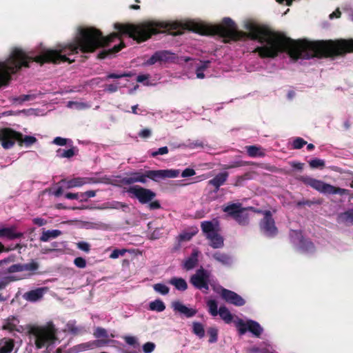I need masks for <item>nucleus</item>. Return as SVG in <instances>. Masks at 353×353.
<instances>
[{"instance_id":"f257e3e1","label":"nucleus","mask_w":353,"mask_h":353,"mask_svg":"<svg viewBox=\"0 0 353 353\" xmlns=\"http://www.w3.org/2000/svg\"><path fill=\"white\" fill-rule=\"evenodd\" d=\"M177 28L176 23L169 24L164 22H145L138 26L114 24L118 33H112L108 37H103L101 32L93 28H79L72 42L68 44H59L55 49H41L39 54L35 57L27 55L19 48L13 49L4 61H0V87L7 85L11 75L19 71L22 67H29L28 63L34 59L40 63L52 62H72L68 56L82 53L93 52L97 48L103 47L112 42L122 34H127L137 41H143L152 34H157L160 29Z\"/></svg>"},{"instance_id":"f03ea898","label":"nucleus","mask_w":353,"mask_h":353,"mask_svg":"<svg viewBox=\"0 0 353 353\" xmlns=\"http://www.w3.org/2000/svg\"><path fill=\"white\" fill-rule=\"evenodd\" d=\"M29 333L37 349H41L53 344L57 339V329L52 322L43 326H33Z\"/></svg>"},{"instance_id":"7ed1b4c3","label":"nucleus","mask_w":353,"mask_h":353,"mask_svg":"<svg viewBox=\"0 0 353 353\" xmlns=\"http://www.w3.org/2000/svg\"><path fill=\"white\" fill-rule=\"evenodd\" d=\"M132 198L137 199L142 204L152 201L156 196V193L150 189L139 185H132L125 190Z\"/></svg>"},{"instance_id":"20e7f679","label":"nucleus","mask_w":353,"mask_h":353,"mask_svg":"<svg viewBox=\"0 0 353 353\" xmlns=\"http://www.w3.org/2000/svg\"><path fill=\"white\" fill-rule=\"evenodd\" d=\"M306 183L314 189L323 194L343 195L347 194L348 192L345 189L336 188L330 184L324 183L322 181L312 178L307 179Z\"/></svg>"},{"instance_id":"39448f33","label":"nucleus","mask_w":353,"mask_h":353,"mask_svg":"<svg viewBox=\"0 0 353 353\" xmlns=\"http://www.w3.org/2000/svg\"><path fill=\"white\" fill-rule=\"evenodd\" d=\"M215 32L222 37L229 39H236L240 34L235 23L230 18H225L222 23L215 28Z\"/></svg>"},{"instance_id":"423d86ee","label":"nucleus","mask_w":353,"mask_h":353,"mask_svg":"<svg viewBox=\"0 0 353 353\" xmlns=\"http://www.w3.org/2000/svg\"><path fill=\"white\" fill-rule=\"evenodd\" d=\"M234 324L241 335L244 334L247 331H250L254 336H259L263 332L261 325L256 321L252 320L244 321L238 319L234 321Z\"/></svg>"},{"instance_id":"0eeeda50","label":"nucleus","mask_w":353,"mask_h":353,"mask_svg":"<svg viewBox=\"0 0 353 353\" xmlns=\"http://www.w3.org/2000/svg\"><path fill=\"white\" fill-rule=\"evenodd\" d=\"M210 278V273L209 272L199 269L191 276L190 282L195 288L207 293L209 290Z\"/></svg>"},{"instance_id":"6e6552de","label":"nucleus","mask_w":353,"mask_h":353,"mask_svg":"<svg viewBox=\"0 0 353 353\" xmlns=\"http://www.w3.org/2000/svg\"><path fill=\"white\" fill-rule=\"evenodd\" d=\"M264 217L261 221L260 227L262 232L267 236H274L277 234V228L275 226V223L272 217V214L270 211H265L263 213Z\"/></svg>"},{"instance_id":"1a4fd4ad","label":"nucleus","mask_w":353,"mask_h":353,"mask_svg":"<svg viewBox=\"0 0 353 353\" xmlns=\"http://www.w3.org/2000/svg\"><path fill=\"white\" fill-rule=\"evenodd\" d=\"M178 170H148L145 172V179H150L153 181H158L166 178H176L179 175Z\"/></svg>"},{"instance_id":"9d476101","label":"nucleus","mask_w":353,"mask_h":353,"mask_svg":"<svg viewBox=\"0 0 353 353\" xmlns=\"http://www.w3.org/2000/svg\"><path fill=\"white\" fill-rule=\"evenodd\" d=\"M290 236L293 243L297 244L299 249L303 252H312L313 250V244L310 241L303 239L301 233L299 232L293 231Z\"/></svg>"},{"instance_id":"9b49d317","label":"nucleus","mask_w":353,"mask_h":353,"mask_svg":"<svg viewBox=\"0 0 353 353\" xmlns=\"http://www.w3.org/2000/svg\"><path fill=\"white\" fill-rule=\"evenodd\" d=\"M2 329L11 333L14 332L21 333L24 331L23 327L19 325V321L15 316H10L4 320Z\"/></svg>"},{"instance_id":"f8f14e48","label":"nucleus","mask_w":353,"mask_h":353,"mask_svg":"<svg viewBox=\"0 0 353 353\" xmlns=\"http://www.w3.org/2000/svg\"><path fill=\"white\" fill-rule=\"evenodd\" d=\"M172 307L174 312L184 315L187 318L194 316L197 312L196 309L188 307L179 301H173L172 303Z\"/></svg>"},{"instance_id":"ddd939ff","label":"nucleus","mask_w":353,"mask_h":353,"mask_svg":"<svg viewBox=\"0 0 353 353\" xmlns=\"http://www.w3.org/2000/svg\"><path fill=\"white\" fill-rule=\"evenodd\" d=\"M222 297L228 303L236 306H241L245 304L244 299L236 293L223 289L221 292Z\"/></svg>"},{"instance_id":"4468645a","label":"nucleus","mask_w":353,"mask_h":353,"mask_svg":"<svg viewBox=\"0 0 353 353\" xmlns=\"http://www.w3.org/2000/svg\"><path fill=\"white\" fill-rule=\"evenodd\" d=\"M12 132L14 134L10 136V139H9V140L12 141L13 145H14L16 141H18L19 144H21L23 143L27 146L31 145L37 142V139L34 137L23 136L22 134L17 132L13 130Z\"/></svg>"},{"instance_id":"2eb2a0df","label":"nucleus","mask_w":353,"mask_h":353,"mask_svg":"<svg viewBox=\"0 0 353 353\" xmlns=\"http://www.w3.org/2000/svg\"><path fill=\"white\" fill-rule=\"evenodd\" d=\"M12 134H14L10 128L0 129V141L4 149H10L13 147L12 141L9 140Z\"/></svg>"},{"instance_id":"dca6fc26","label":"nucleus","mask_w":353,"mask_h":353,"mask_svg":"<svg viewBox=\"0 0 353 353\" xmlns=\"http://www.w3.org/2000/svg\"><path fill=\"white\" fill-rule=\"evenodd\" d=\"M121 182L124 184H132L138 182L145 183L147 180L145 179V173L143 174L139 172H132L128 176L123 178Z\"/></svg>"},{"instance_id":"f3484780","label":"nucleus","mask_w":353,"mask_h":353,"mask_svg":"<svg viewBox=\"0 0 353 353\" xmlns=\"http://www.w3.org/2000/svg\"><path fill=\"white\" fill-rule=\"evenodd\" d=\"M46 291V288H40L36 290H30L29 292H26L23 294V298L28 301L35 302L41 299L44 292Z\"/></svg>"},{"instance_id":"a211bd4d","label":"nucleus","mask_w":353,"mask_h":353,"mask_svg":"<svg viewBox=\"0 0 353 353\" xmlns=\"http://www.w3.org/2000/svg\"><path fill=\"white\" fill-rule=\"evenodd\" d=\"M88 179L86 178H74L70 180L63 179L61 183L65 186L67 189H71L73 188L81 187L84 184L88 183Z\"/></svg>"},{"instance_id":"6ab92c4d","label":"nucleus","mask_w":353,"mask_h":353,"mask_svg":"<svg viewBox=\"0 0 353 353\" xmlns=\"http://www.w3.org/2000/svg\"><path fill=\"white\" fill-rule=\"evenodd\" d=\"M21 236L22 233L17 232L16 228L14 226L8 228L0 227V237L14 239Z\"/></svg>"},{"instance_id":"aec40b11","label":"nucleus","mask_w":353,"mask_h":353,"mask_svg":"<svg viewBox=\"0 0 353 353\" xmlns=\"http://www.w3.org/2000/svg\"><path fill=\"white\" fill-rule=\"evenodd\" d=\"M199 254V251L197 249H194L191 256L185 260L183 268L187 270L194 268L198 262Z\"/></svg>"},{"instance_id":"412c9836","label":"nucleus","mask_w":353,"mask_h":353,"mask_svg":"<svg viewBox=\"0 0 353 353\" xmlns=\"http://www.w3.org/2000/svg\"><path fill=\"white\" fill-rule=\"evenodd\" d=\"M212 258L215 261L220 263L223 265H230L232 263V259L228 254L220 252H216L212 254Z\"/></svg>"},{"instance_id":"4be33fe9","label":"nucleus","mask_w":353,"mask_h":353,"mask_svg":"<svg viewBox=\"0 0 353 353\" xmlns=\"http://www.w3.org/2000/svg\"><path fill=\"white\" fill-rule=\"evenodd\" d=\"M241 208L242 205L239 203H228L223 206V212H226L228 216H232L233 219H234Z\"/></svg>"},{"instance_id":"5701e85b","label":"nucleus","mask_w":353,"mask_h":353,"mask_svg":"<svg viewBox=\"0 0 353 353\" xmlns=\"http://www.w3.org/2000/svg\"><path fill=\"white\" fill-rule=\"evenodd\" d=\"M228 177V172H221L216 175L213 179L209 181V184L214 186L216 190L219 187L224 184Z\"/></svg>"},{"instance_id":"b1692460","label":"nucleus","mask_w":353,"mask_h":353,"mask_svg":"<svg viewBox=\"0 0 353 353\" xmlns=\"http://www.w3.org/2000/svg\"><path fill=\"white\" fill-rule=\"evenodd\" d=\"M337 222L345 225L353 223V208L338 215Z\"/></svg>"},{"instance_id":"393cba45","label":"nucleus","mask_w":353,"mask_h":353,"mask_svg":"<svg viewBox=\"0 0 353 353\" xmlns=\"http://www.w3.org/2000/svg\"><path fill=\"white\" fill-rule=\"evenodd\" d=\"M207 238L210 240V245L212 248H220L223 246V239L217 232Z\"/></svg>"},{"instance_id":"a878e982","label":"nucleus","mask_w":353,"mask_h":353,"mask_svg":"<svg viewBox=\"0 0 353 353\" xmlns=\"http://www.w3.org/2000/svg\"><path fill=\"white\" fill-rule=\"evenodd\" d=\"M209 64H210L209 61H199V63H197V61H194V65L196 68V77L198 79H203L205 77L203 71L208 68Z\"/></svg>"},{"instance_id":"bb28decb","label":"nucleus","mask_w":353,"mask_h":353,"mask_svg":"<svg viewBox=\"0 0 353 353\" xmlns=\"http://www.w3.org/2000/svg\"><path fill=\"white\" fill-rule=\"evenodd\" d=\"M248 154L251 157H259L265 156L264 150L256 145H249L246 147Z\"/></svg>"},{"instance_id":"cd10ccee","label":"nucleus","mask_w":353,"mask_h":353,"mask_svg":"<svg viewBox=\"0 0 353 353\" xmlns=\"http://www.w3.org/2000/svg\"><path fill=\"white\" fill-rule=\"evenodd\" d=\"M14 347L12 339H3L0 340V353H10Z\"/></svg>"},{"instance_id":"c85d7f7f","label":"nucleus","mask_w":353,"mask_h":353,"mask_svg":"<svg viewBox=\"0 0 353 353\" xmlns=\"http://www.w3.org/2000/svg\"><path fill=\"white\" fill-rule=\"evenodd\" d=\"M78 152V149L75 147H72L68 150L58 149L56 152L57 157L59 158H67L70 159Z\"/></svg>"},{"instance_id":"c756f323","label":"nucleus","mask_w":353,"mask_h":353,"mask_svg":"<svg viewBox=\"0 0 353 353\" xmlns=\"http://www.w3.org/2000/svg\"><path fill=\"white\" fill-rule=\"evenodd\" d=\"M169 283L180 291H185L188 288L186 281L182 278L173 277L169 281Z\"/></svg>"},{"instance_id":"7c9ffc66","label":"nucleus","mask_w":353,"mask_h":353,"mask_svg":"<svg viewBox=\"0 0 353 353\" xmlns=\"http://www.w3.org/2000/svg\"><path fill=\"white\" fill-rule=\"evenodd\" d=\"M61 231L59 230H46L42 232L40 240L43 242L49 241L50 239L56 238L61 234Z\"/></svg>"},{"instance_id":"2f4dec72","label":"nucleus","mask_w":353,"mask_h":353,"mask_svg":"<svg viewBox=\"0 0 353 353\" xmlns=\"http://www.w3.org/2000/svg\"><path fill=\"white\" fill-rule=\"evenodd\" d=\"M248 210L242 208L234 219H235L241 225H245L248 223Z\"/></svg>"},{"instance_id":"473e14b6","label":"nucleus","mask_w":353,"mask_h":353,"mask_svg":"<svg viewBox=\"0 0 353 353\" xmlns=\"http://www.w3.org/2000/svg\"><path fill=\"white\" fill-rule=\"evenodd\" d=\"M201 229L207 237L217 232L215 225L211 221L203 222Z\"/></svg>"},{"instance_id":"72a5a7b5","label":"nucleus","mask_w":353,"mask_h":353,"mask_svg":"<svg viewBox=\"0 0 353 353\" xmlns=\"http://www.w3.org/2000/svg\"><path fill=\"white\" fill-rule=\"evenodd\" d=\"M158 55L159 58V62L160 63H166L172 61L175 59V56L173 53H172L170 51L167 50H163V51H159Z\"/></svg>"},{"instance_id":"f704fd0d","label":"nucleus","mask_w":353,"mask_h":353,"mask_svg":"<svg viewBox=\"0 0 353 353\" xmlns=\"http://www.w3.org/2000/svg\"><path fill=\"white\" fill-rule=\"evenodd\" d=\"M128 205L124 203L119 201H112L110 203H105L103 207L99 208L100 209H125L128 208Z\"/></svg>"},{"instance_id":"c9c22d12","label":"nucleus","mask_w":353,"mask_h":353,"mask_svg":"<svg viewBox=\"0 0 353 353\" xmlns=\"http://www.w3.org/2000/svg\"><path fill=\"white\" fill-rule=\"evenodd\" d=\"M149 309L152 311L161 312L165 310V305L164 303L160 299H156L149 304Z\"/></svg>"},{"instance_id":"e433bc0d","label":"nucleus","mask_w":353,"mask_h":353,"mask_svg":"<svg viewBox=\"0 0 353 353\" xmlns=\"http://www.w3.org/2000/svg\"><path fill=\"white\" fill-rule=\"evenodd\" d=\"M67 107L74 110H84L90 107V105L88 103L83 101H68L67 103Z\"/></svg>"},{"instance_id":"4c0bfd02","label":"nucleus","mask_w":353,"mask_h":353,"mask_svg":"<svg viewBox=\"0 0 353 353\" xmlns=\"http://www.w3.org/2000/svg\"><path fill=\"white\" fill-rule=\"evenodd\" d=\"M218 314L221 318L227 323H230L232 320V314L225 307H220Z\"/></svg>"},{"instance_id":"58836bf2","label":"nucleus","mask_w":353,"mask_h":353,"mask_svg":"<svg viewBox=\"0 0 353 353\" xmlns=\"http://www.w3.org/2000/svg\"><path fill=\"white\" fill-rule=\"evenodd\" d=\"M124 47V44L121 42V43L119 46H115L113 48L110 49L108 50H104L99 54L98 57L100 59H104L107 56L118 52L120 51Z\"/></svg>"},{"instance_id":"ea45409f","label":"nucleus","mask_w":353,"mask_h":353,"mask_svg":"<svg viewBox=\"0 0 353 353\" xmlns=\"http://www.w3.org/2000/svg\"><path fill=\"white\" fill-rule=\"evenodd\" d=\"M192 332L200 339L205 336V330L203 325L199 322H193L192 323Z\"/></svg>"},{"instance_id":"a19ab883","label":"nucleus","mask_w":353,"mask_h":353,"mask_svg":"<svg viewBox=\"0 0 353 353\" xmlns=\"http://www.w3.org/2000/svg\"><path fill=\"white\" fill-rule=\"evenodd\" d=\"M154 290L162 295H166L170 292V288L163 283H156L153 285Z\"/></svg>"},{"instance_id":"79ce46f5","label":"nucleus","mask_w":353,"mask_h":353,"mask_svg":"<svg viewBox=\"0 0 353 353\" xmlns=\"http://www.w3.org/2000/svg\"><path fill=\"white\" fill-rule=\"evenodd\" d=\"M21 272L28 271L30 272H34L39 268V265L35 261H31L29 263L21 264Z\"/></svg>"},{"instance_id":"37998d69","label":"nucleus","mask_w":353,"mask_h":353,"mask_svg":"<svg viewBox=\"0 0 353 353\" xmlns=\"http://www.w3.org/2000/svg\"><path fill=\"white\" fill-rule=\"evenodd\" d=\"M95 346L94 342H88L77 345L74 347V350L77 352L85 351L87 350H92Z\"/></svg>"},{"instance_id":"c03bdc74","label":"nucleus","mask_w":353,"mask_h":353,"mask_svg":"<svg viewBox=\"0 0 353 353\" xmlns=\"http://www.w3.org/2000/svg\"><path fill=\"white\" fill-rule=\"evenodd\" d=\"M207 305L209 308V312L210 314L213 316H216L219 313V311L217 310L218 305L216 301L213 299L208 300L207 301Z\"/></svg>"},{"instance_id":"a18cd8bd","label":"nucleus","mask_w":353,"mask_h":353,"mask_svg":"<svg viewBox=\"0 0 353 353\" xmlns=\"http://www.w3.org/2000/svg\"><path fill=\"white\" fill-rule=\"evenodd\" d=\"M52 143L57 145L63 146L68 144L71 145L72 143V141L69 139L57 137L53 139Z\"/></svg>"},{"instance_id":"49530a36","label":"nucleus","mask_w":353,"mask_h":353,"mask_svg":"<svg viewBox=\"0 0 353 353\" xmlns=\"http://www.w3.org/2000/svg\"><path fill=\"white\" fill-rule=\"evenodd\" d=\"M19 278L14 276H7L0 280V290L6 287V285L12 281H17Z\"/></svg>"},{"instance_id":"de8ad7c7","label":"nucleus","mask_w":353,"mask_h":353,"mask_svg":"<svg viewBox=\"0 0 353 353\" xmlns=\"http://www.w3.org/2000/svg\"><path fill=\"white\" fill-rule=\"evenodd\" d=\"M208 333L210 336L209 342L210 343H215L217 341L218 330L215 327H210L208 330Z\"/></svg>"},{"instance_id":"09e8293b","label":"nucleus","mask_w":353,"mask_h":353,"mask_svg":"<svg viewBox=\"0 0 353 353\" xmlns=\"http://www.w3.org/2000/svg\"><path fill=\"white\" fill-rule=\"evenodd\" d=\"M309 164L312 168H323L325 165V162L322 159H314L310 161Z\"/></svg>"},{"instance_id":"8fccbe9b","label":"nucleus","mask_w":353,"mask_h":353,"mask_svg":"<svg viewBox=\"0 0 353 353\" xmlns=\"http://www.w3.org/2000/svg\"><path fill=\"white\" fill-rule=\"evenodd\" d=\"M196 231H193L191 232H183L179 236V240L180 241H190L192 237L196 234Z\"/></svg>"},{"instance_id":"3c124183","label":"nucleus","mask_w":353,"mask_h":353,"mask_svg":"<svg viewBox=\"0 0 353 353\" xmlns=\"http://www.w3.org/2000/svg\"><path fill=\"white\" fill-rule=\"evenodd\" d=\"M127 251L128 250L126 249H121V250L115 249L112 251V252L110 255V257L113 259H117L120 256H123L127 252Z\"/></svg>"},{"instance_id":"603ef678","label":"nucleus","mask_w":353,"mask_h":353,"mask_svg":"<svg viewBox=\"0 0 353 353\" xmlns=\"http://www.w3.org/2000/svg\"><path fill=\"white\" fill-rule=\"evenodd\" d=\"M155 349V344L152 342H147L143 345V351L144 353H151Z\"/></svg>"},{"instance_id":"864d4df0","label":"nucleus","mask_w":353,"mask_h":353,"mask_svg":"<svg viewBox=\"0 0 353 353\" xmlns=\"http://www.w3.org/2000/svg\"><path fill=\"white\" fill-rule=\"evenodd\" d=\"M21 272V264H14L10 265L5 272V273L12 274Z\"/></svg>"},{"instance_id":"5fc2aeb1","label":"nucleus","mask_w":353,"mask_h":353,"mask_svg":"<svg viewBox=\"0 0 353 353\" xmlns=\"http://www.w3.org/2000/svg\"><path fill=\"white\" fill-rule=\"evenodd\" d=\"M158 52H155L148 60H147L144 65H153L157 62H159V58Z\"/></svg>"},{"instance_id":"6e6d98bb","label":"nucleus","mask_w":353,"mask_h":353,"mask_svg":"<svg viewBox=\"0 0 353 353\" xmlns=\"http://www.w3.org/2000/svg\"><path fill=\"white\" fill-rule=\"evenodd\" d=\"M307 143L306 141H305L302 138H296L293 141V148L294 149H300L304 145Z\"/></svg>"},{"instance_id":"4d7b16f0","label":"nucleus","mask_w":353,"mask_h":353,"mask_svg":"<svg viewBox=\"0 0 353 353\" xmlns=\"http://www.w3.org/2000/svg\"><path fill=\"white\" fill-rule=\"evenodd\" d=\"M94 335L97 338L108 336L107 331L102 327H97L94 331Z\"/></svg>"},{"instance_id":"13d9d810","label":"nucleus","mask_w":353,"mask_h":353,"mask_svg":"<svg viewBox=\"0 0 353 353\" xmlns=\"http://www.w3.org/2000/svg\"><path fill=\"white\" fill-rule=\"evenodd\" d=\"M74 263L79 268H84L86 266V261L82 257H77L74 261Z\"/></svg>"},{"instance_id":"bf43d9fd","label":"nucleus","mask_w":353,"mask_h":353,"mask_svg":"<svg viewBox=\"0 0 353 353\" xmlns=\"http://www.w3.org/2000/svg\"><path fill=\"white\" fill-rule=\"evenodd\" d=\"M150 77L149 74H140L137 77V81L139 83H144L145 85H148V79Z\"/></svg>"},{"instance_id":"052dcab7","label":"nucleus","mask_w":353,"mask_h":353,"mask_svg":"<svg viewBox=\"0 0 353 353\" xmlns=\"http://www.w3.org/2000/svg\"><path fill=\"white\" fill-rule=\"evenodd\" d=\"M168 152V147L164 146V147L159 148L158 150L152 152L151 155L152 157H156V156L159 155V154L160 155L165 154Z\"/></svg>"},{"instance_id":"680f3d73","label":"nucleus","mask_w":353,"mask_h":353,"mask_svg":"<svg viewBox=\"0 0 353 353\" xmlns=\"http://www.w3.org/2000/svg\"><path fill=\"white\" fill-rule=\"evenodd\" d=\"M77 248L86 252H88L90 249L89 243L84 241L79 242L77 243Z\"/></svg>"},{"instance_id":"e2e57ef3","label":"nucleus","mask_w":353,"mask_h":353,"mask_svg":"<svg viewBox=\"0 0 353 353\" xmlns=\"http://www.w3.org/2000/svg\"><path fill=\"white\" fill-rule=\"evenodd\" d=\"M95 195H96V192L94 190H89L84 193H81V201H83L87 200L86 198H84L85 196H86L88 198H92V197L95 196Z\"/></svg>"},{"instance_id":"0e129e2a","label":"nucleus","mask_w":353,"mask_h":353,"mask_svg":"<svg viewBox=\"0 0 353 353\" xmlns=\"http://www.w3.org/2000/svg\"><path fill=\"white\" fill-rule=\"evenodd\" d=\"M125 341L130 345H135L138 344L137 339L135 336H126L124 337Z\"/></svg>"},{"instance_id":"69168bd1","label":"nucleus","mask_w":353,"mask_h":353,"mask_svg":"<svg viewBox=\"0 0 353 353\" xmlns=\"http://www.w3.org/2000/svg\"><path fill=\"white\" fill-rule=\"evenodd\" d=\"M194 174H195V171L193 169L186 168L182 172L181 176L185 178V177L194 176Z\"/></svg>"},{"instance_id":"338daca9","label":"nucleus","mask_w":353,"mask_h":353,"mask_svg":"<svg viewBox=\"0 0 353 353\" xmlns=\"http://www.w3.org/2000/svg\"><path fill=\"white\" fill-rule=\"evenodd\" d=\"M186 28L190 30H192V31H194V32H200L201 34H203L204 32H202L201 30H200L199 29V25L197 24H195V23H191L190 24H187L186 25Z\"/></svg>"},{"instance_id":"774afa93","label":"nucleus","mask_w":353,"mask_h":353,"mask_svg":"<svg viewBox=\"0 0 353 353\" xmlns=\"http://www.w3.org/2000/svg\"><path fill=\"white\" fill-rule=\"evenodd\" d=\"M149 208L150 210H157L161 208V204L158 201H152L149 202Z\"/></svg>"}]
</instances>
